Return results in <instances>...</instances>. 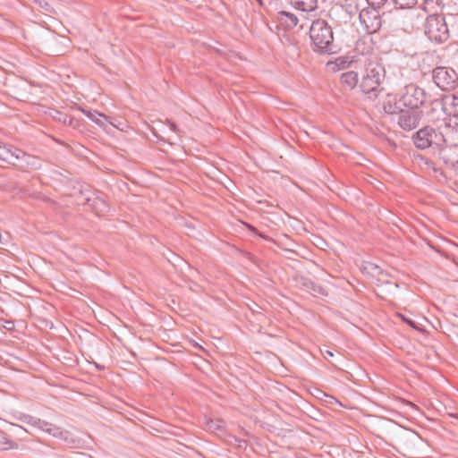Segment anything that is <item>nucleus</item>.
<instances>
[{
	"label": "nucleus",
	"instance_id": "nucleus-1",
	"mask_svg": "<svg viewBox=\"0 0 458 458\" xmlns=\"http://www.w3.org/2000/svg\"><path fill=\"white\" fill-rule=\"evenodd\" d=\"M364 65L360 88L364 94H373L377 97L380 85L385 78L386 71L377 55H369L360 61Z\"/></svg>",
	"mask_w": 458,
	"mask_h": 458
},
{
	"label": "nucleus",
	"instance_id": "nucleus-2",
	"mask_svg": "<svg viewBox=\"0 0 458 458\" xmlns=\"http://www.w3.org/2000/svg\"><path fill=\"white\" fill-rule=\"evenodd\" d=\"M310 37L315 52L325 55L335 52L333 30L326 21H314L310 28Z\"/></svg>",
	"mask_w": 458,
	"mask_h": 458
},
{
	"label": "nucleus",
	"instance_id": "nucleus-3",
	"mask_svg": "<svg viewBox=\"0 0 458 458\" xmlns=\"http://www.w3.org/2000/svg\"><path fill=\"white\" fill-rule=\"evenodd\" d=\"M0 160L22 171L39 167V160L36 157L8 144H0Z\"/></svg>",
	"mask_w": 458,
	"mask_h": 458
},
{
	"label": "nucleus",
	"instance_id": "nucleus-4",
	"mask_svg": "<svg viewBox=\"0 0 458 458\" xmlns=\"http://www.w3.org/2000/svg\"><path fill=\"white\" fill-rule=\"evenodd\" d=\"M424 33L435 43H444L449 38V29L443 15H428L424 23Z\"/></svg>",
	"mask_w": 458,
	"mask_h": 458
},
{
	"label": "nucleus",
	"instance_id": "nucleus-5",
	"mask_svg": "<svg viewBox=\"0 0 458 458\" xmlns=\"http://www.w3.org/2000/svg\"><path fill=\"white\" fill-rule=\"evenodd\" d=\"M412 140L415 146L420 149H426L433 145L440 147L445 142L443 133L429 126L419 130Z\"/></svg>",
	"mask_w": 458,
	"mask_h": 458
},
{
	"label": "nucleus",
	"instance_id": "nucleus-6",
	"mask_svg": "<svg viewBox=\"0 0 458 458\" xmlns=\"http://www.w3.org/2000/svg\"><path fill=\"white\" fill-rule=\"evenodd\" d=\"M432 80L441 90H452L458 85V74L451 67H436L432 71Z\"/></svg>",
	"mask_w": 458,
	"mask_h": 458
},
{
	"label": "nucleus",
	"instance_id": "nucleus-7",
	"mask_svg": "<svg viewBox=\"0 0 458 458\" xmlns=\"http://www.w3.org/2000/svg\"><path fill=\"white\" fill-rule=\"evenodd\" d=\"M427 93L425 89L414 83H410L403 89L401 102L407 107L419 109L425 103Z\"/></svg>",
	"mask_w": 458,
	"mask_h": 458
},
{
	"label": "nucleus",
	"instance_id": "nucleus-8",
	"mask_svg": "<svg viewBox=\"0 0 458 458\" xmlns=\"http://www.w3.org/2000/svg\"><path fill=\"white\" fill-rule=\"evenodd\" d=\"M359 19L364 31L368 35L376 33L381 27V17L377 9H362L360 13Z\"/></svg>",
	"mask_w": 458,
	"mask_h": 458
},
{
	"label": "nucleus",
	"instance_id": "nucleus-9",
	"mask_svg": "<svg viewBox=\"0 0 458 458\" xmlns=\"http://www.w3.org/2000/svg\"><path fill=\"white\" fill-rule=\"evenodd\" d=\"M394 14L402 19V26L406 29L418 28L425 21L426 16L421 8H410L405 12L394 10Z\"/></svg>",
	"mask_w": 458,
	"mask_h": 458
},
{
	"label": "nucleus",
	"instance_id": "nucleus-10",
	"mask_svg": "<svg viewBox=\"0 0 458 458\" xmlns=\"http://www.w3.org/2000/svg\"><path fill=\"white\" fill-rule=\"evenodd\" d=\"M422 117V111L416 108H410L408 110H401L398 114L397 123L400 127L405 131H411L415 129Z\"/></svg>",
	"mask_w": 458,
	"mask_h": 458
},
{
	"label": "nucleus",
	"instance_id": "nucleus-11",
	"mask_svg": "<svg viewBox=\"0 0 458 458\" xmlns=\"http://www.w3.org/2000/svg\"><path fill=\"white\" fill-rule=\"evenodd\" d=\"M443 163L454 171L458 170V144L445 146L439 151Z\"/></svg>",
	"mask_w": 458,
	"mask_h": 458
},
{
	"label": "nucleus",
	"instance_id": "nucleus-12",
	"mask_svg": "<svg viewBox=\"0 0 458 458\" xmlns=\"http://www.w3.org/2000/svg\"><path fill=\"white\" fill-rule=\"evenodd\" d=\"M21 420L23 421L24 423L37 426L39 428H41L42 430L47 431V433H49L50 435H53L55 437H56L60 431V429L57 427L54 426L53 424L48 423L47 421H42V420H40L38 419H35L31 416L25 415L21 419Z\"/></svg>",
	"mask_w": 458,
	"mask_h": 458
},
{
	"label": "nucleus",
	"instance_id": "nucleus-13",
	"mask_svg": "<svg viewBox=\"0 0 458 458\" xmlns=\"http://www.w3.org/2000/svg\"><path fill=\"white\" fill-rule=\"evenodd\" d=\"M444 7V0H424L421 9L428 15H442Z\"/></svg>",
	"mask_w": 458,
	"mask_h": 458
},
{
	"label": "nucleus",
	"instance_id": "nucleus-14",
	"mask_svg": "<svg viewBox=\"0 0 458 458\" xmlns=\"http://www.w3.org/2000/svg\"><path fill=\"white\" fill-rule=\"evenodd\" d=\"M80 110L92 122L96 123L98 125L102 127L104 131L109 132L108 125L105 123V121L108 120V116L104 114H101L98 111H90L85 109L83 107H80Z\"/></svg>",
	"mask_w": 458,
	"mask_h": 458
},
{
	"label": "nucleus",
	"instance_id": "nucleus-15",
	"mask_svg": "<svg viewBox=\"0 0 458 458\" xmlns=\"http://www.w3.org/2000/svg\"><path fill=\"white\" fill-rule=\"evenodd\" d=\"M355 51L363 55L364 58L371 55L370 54L373 51V44L372 39L369 37L360 38L355 43Z\"/></svg>",
	"mask_w": 458,
	"mask_h": 458
},
{
	"label": "nucleus",
	"instance_id": "nucleus-16",
	"mask_svg": "<svg viewBox=\"0 0 458 458\" xmlns=\"http://www.w3.org/2000/svg\"><path fill=\"white\" fill-rule=\"evenodd\" d=\"M360 270L362 273L371 277L378 278V280H381L379 276H387V273L384 272L380 267L370 261H363L360 266Z\"/></svg>",
	"mask_w": 458,
	"mask_h": 458
},
{
	"label": "nucleus",
	"instance_id": "nucleus-17",
	"mask_svg": "<svg viewBox=\"0 0 458 458\" xmlns=\"http://www.w3.org/2000/svg\"><path fill=\"white\" fill-rule=\"evenodd\" d=\"M277 20L283 26L288 29L295 27L298 23L297 17L294 14L285 11L277 13Z\"/></svg>",
	"mask_w": 458,
	"mask_h": 458
},
{
	"label": "nucleus",
	"instance_id": "nucleus-18",
	"mask_svg": "<svg viewBox=\"0 0 458 458\" xmlns=\"http://www.w3.org/2000/svg\"><path fill=\"white\" fill-rule=\"evenodd\" d=\"M291 4L301 12H311L317 8V0H291Z\"/></svg>",
	"mask_w": 458,
	"mask_h": 458
},
{
	"label": "nucleus",
	"instance_id": "nucleus-19",
	"mask_svg": "<svg viewBox=\"0 0 458 458\" xmlns=\"http://www.w3.org/2000/svg\"><path fill=\"white\" fill-rule=\"evenodd\" d=\"M358 81L359 75L354 71H348L341 75V82L351 89L356 87Z\"/></svg>",
	"mask_w": 458,
	"mask_h": 458
},
{
	"label": "nucleus",
	"instance_id": "nucleus-20",
	"mask_svg": "<svg viewBox=\"0 0 458 458\" xmlns=\"http://www.w3.org/2000/svg\"><path fill=\"white\" fill-rule=\"evenodd\" d=\"M105 123L108 125L109 132L111 133V127L116 128L117 130L121 131H127V130L130 128L128 123L126 121H121L116 118L109 117L108 120L105 121Z\"/></svg>",
	"mask_w": 458,
	"mask_h": 458
},
{
	"label": "nucleus",
	"instance_id": "nucleus-21",
	"mask_svg": "<svg viewBox=\"0 0 458 458\" xmlns=\"http://www.w3.org/2000/svg\"><path fill=\"white\" fill-rule=\"evenodd\" d=\"M18 447V445L12 440H10L5 435H0V449L2 450H10L15 449Z\"/></svg>",
	"mask_w": 458,
	"mask_h": 458
},
{
	"label": "nucleus",
	"instance_id": "nucleus-22",
	"mask_svg": "<svg viewBox=\"0 0 458 458\" xmlns=\"http://www.w3.org/2000/svg\"><path fill=\"white\" fill-rule=\"evenodd\" d=\"M394 2L397 6L395 10L402 11L413 7L416 4L417 0H394Z\"/></svg>",
	"mask_w": 458,
	"mask_h": 458
},
{
	"label": "nucleus",
	"instance_id": "nucleus-23",
	"mask_svg": "<svg viewBox=\"0 0 458 458\" xmlns=\"http://www.w3.org/2000/svg\"><path fill=\"white\" fill-rule=\"evenodd\" d=\"M33 3L38 4L46 13H54L53 6L46 0H34Z\"/></svg>",
	"mask_w": 458,
	"mask_h": 458
},
{
	"label": "nucleus",
	"instance_id": "nucleus-24",
	"mask_svg": "<svg viewBox=\"0 0 458 458\" xmlns=\"http://www.w3.org/2000/svg\"><path fill=\"white\" fill-rule=\"evenodd\" d=\"M370 8L378 9L385 4L386 0H366Z\"/></svg>",
	"mask_w": 458,
	"mask_h": 458
},
{
	"label": "nucleus",
	"instance_id": "nucleus-25",
	"mask_svg": "<svg viewBox=\"0 0 458 458\" xmlns=\"http://www.w3.org/2000/svg\"><path fill=\"white\" fill-rule=\"evenodd\" d=\"M400 316H401L402 319L403 321H405L410 327H411L412 328H417L416 324H415V322L413 320L409 319V318H405L403 315H400Z\"/></svg>",
	"mask_w": 458,
	"mask_h": 458
},
{
	"label": "nucleus",
	"instance_id": "nucleus-26",
	"mask_svg": "<svg viewBox=\"0 0 458 458\" xmlns=\"http://www.w3.org/2000/svg\"><path fill=\"white\" fill-rule=\"evenodd\" d=\"M168 124H169V127L170 129L174 131V132H178V128L176 126L175 123H172V122H168Z\"/></svg>",
	"mask_w": 458,
	"mask_h": 458
},
{
	"label": "nucleus",
	"instance_id": "nucleus-27",
	"mask_svg": "<svg viewBox=\"0 0 458 458\" xmlns=\"http://www.w3.org/2000/svg\"><path fill=\"white\" fill-rule=\"evenodd\" d=\"M457 99H458V98H456L454 95L452 96V98H451V101H452L451 105L454 106L455 105V100H457Z\"/></svg>",
	"mask_w": 458,
	"mask_h": 458
},
{
	"label": "nucleus",
	"instance_id": "nucleus-28",
	"mask_svg": "<svg viewBox=\"0 0 458 458\" xmlns=\"http://www.w3.org/2000/svg\"><path fill=\"white\" fill-rule=\"evenodd\" d=\"M433 105H436V106H442V103L438 100H436L432 103Z\"/></svg>",
	"mask_w": 458,
	"mask_h": 458
},
{
	"label": "nucleus",
	"instance_id": "nucleus-29",
	"mask_svg": "<svg viewBox=\"0 0 458 458\" xmlns=\"http://www.w3.org/2000/svg\"><path fill=\"white\" fill-rule=\"evenodd\" d=\"M327 355L330 356V357H333L334 356V353L329 351V350H327L326 352H325Z\"/></svg>",
	"mask_w": 458,
	"mask_h": 458
},
{
	"label": "nucleus",
	"instance_id": "nucleus-30",
	"mask_svg": "<svg viewBox=\"0 0 458 458\" xmlns=\"http://www.w3.org/2000/svg\"><path fill=\"white\" fill-rule=\"evenodd\" d=\"M384 110L387 113H392L393 111L391 110V106L389 107V109H387L386 106L384 107Z\"/></svg>",
	"mask_w": 458,
	"mask_h": 458
},
{
	"label": "nucleus",
	"instance_id": "nucleus-31",
	"mask_svg": "<svg viewBox=\"0 0 458 458\" xmlns=\"http://www.w3.org/2000/svg\"><path fill=\"white\" fill-rule=\"evenodd\" d=\"M259 235L261 238L265 239V240H269L267 237H266L265 235H263V234H261V233H259Z\"/></svg>",
	"mask_w": 458,
	"mask_h": 458
},
{
	"label": "nucleus",
	"instance_id": "nucleus-32",
	"mask_svg": "<svg viewBox=\"0 0 458 458\" xmlns=\"http://www.w3.org/2000/svg\"><path fill=\"white\" fill-rule=\"evenodd\" d=\"M260 5L263 4L262 0H256Z\"/></svg>",
	"mask_w": 458,
	"mask_h": 458
},
{
	"label": "nucleus",
	"instance_id": "nucleus-33",
	"mask_svg": "<svg viewBox=\"0 0 458 458\" xmlns=\"http://www.w3.org/2000/svg\"><path fill=\"white\" fill-rule=\"evenodd\" d=\"M250 230L255 231V228L253 226H250Z\"/></svg>",
	"mask_w": 458,
	"mask_h": 458
},
{
	"label": "nucleus",
	"instance_id": "nucleus-34",
	"mask_svg": "<svg viewBox=\"0 0 458 458\" xmlns=\"http://www.w3.org/2000/svg\"><path fill=\"white\" fill-rule=\"evenodd\" d=\"M318 293H321L324 294V292L321 291V288L319 287Z\"/></svg>",
	"mask_w": 458,
	"mask_h": 458
},
{
	"label": "nucleus",
	"instance_id": "nucleus-35",
	"mask_svg": "<svg viewBox=\"0 0 458 458\" xmlns=\"http://www.w3.org/2000/svg\"><path fill=\"white\" fill-rule=\"evenodd\" d=\"M66 120H67V116L64 117V123H66Z\"/></svg>",
	"mask_w": 458,
	"mask_h": 458
},
{
	"label": "nucleus",
	"instance_id": "nucleus-36",
	"mask_svg": "<svg viewBox=\"0 0 458 458\" xmlns=\"http://www.w3.org/2000/svg\"><path fill=\"white\" fill-rule=\"evenodd\" d=\"M1 143H2V142L0 141V144H1Z\"/></svg>",
	"mask_w": 458,
	"mask_h": 458
}]
</instances>
